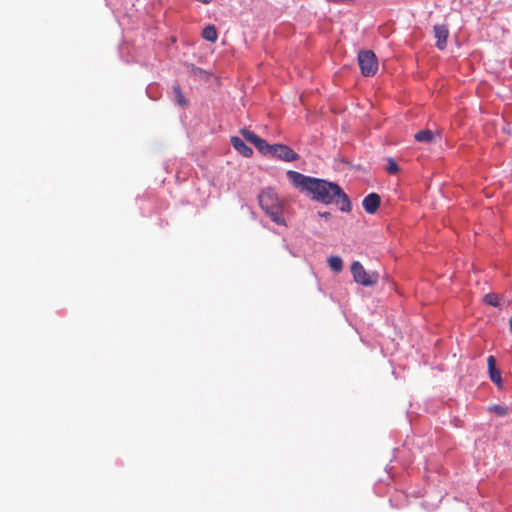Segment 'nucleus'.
<instances>
[{"label": "nucleus", "instance_id": "1", "mask_svg": "<svg viewBox=\"0 0 512 512\" xmlns=\"http://www.w3.org/2000/svg\"><path fill=\"white\" fill-rule=\"evenodd\" d=\"M287 177L296 188L312 194L313 199L325 204L335 202L342 212L351 211V202L338 184L306 176L294 170L287 171Z\"/></svg>", "mask_w": 512, "mask_h": 512}, {"label": "nucleus", "instance_id": "2", "mask_svg": "<svg viewBox=\"0 0 512 512\" xmlns=\"http://www.w3.org/2000/svg\"><path fill=\"white\" fill-rule=\"evenodd\" d=\"M258 201L260 207L273 222L277 224H284L282 204L279 201L277 194L272 189L263 190L258 196Z\"/></svg>", "mask_w": 512, "mask_h": 512}, {"label": "nucleus", "instance_id": "3", "mask_svg": "<svg viewBox=\"0 0 512 512\" xmlns=\"http://www.w3.org/2000/svg\"><path fill=\"white\" fill-rule=\"evenodd\" d=\"M351 273L354 281L362 286H374L379 281V274L376 271H366L358 261L351 264Z\"/></svg>", "mask_w": 512, "mask_h": 512}, {"label": "nucleus", "instance_id": "4", "mask_svg": "<svg viewBox=\"0 0 512 512\" xmlns=\"http://www.w3.org/2000/svg\"><path fill=\"white\" fill-rule=\"evenodd\" d=\"M285 162H293L299 159V154L293 151L289 146L284 144H268L263 153Z\"/></svg>", "mask_w": 512, "mask_h": 512}, {"label": "nucleus", "instance_id": "5", "mask_svg": "<svg viewBox=\"0 0 512 512\" xmlns=\"http://www.w3.org/2000/svg\"><path fill=\"white\" fill-rule=\"evenodd\" d=\"M240 134L243 136V138L250 142L251 144H253L255 146V148L260 152V153H263L266 145H267V142L262 139L261 137H259L256 133H254L253 131L249 130V129H246V128H243L240 130Z\"/></svg>", "mask_w": 512, "mask_h": 512}, {"label": "nucleus", "instance_id": "6", "mask_svg": "<svg viewBox=\"0 0 512 512\" xmlns=\"http://www.w3.org/2000/svg\"><path fill=\"white\" fill-rule=\"evenodd\" d=\"M380 203L381 198L377 193L368 194L362 201L363 208L368 214L376 213Z\"/></svg>", "mask_w": 512, "mask_h": 512}, {"label": "nucleus", "instance_id": "7", "mask_svg": "<svg viewBox=\"0 0 512 512\" xmlns=\"http://www.w3.org/2000/svg\"><path fill=\"white\" fill-rule=\"evenodd\" d=\"M489 377L491 381L498 387L502 385L501 372L496 368V359L494 356H489L487 359Z\"/></svg>", "mask_w": 512, "mask_h": 512}, {"label": "nucleus", "instance_id": "8", "mask_svg": "<svg viewBox=\"0 0 512 512\" xmlns=\"http://www.w3.org/2000/svg\"><path fill=\"white\" fill-rule=\"evenodd\" d=\"M231 145L233 146V148L239 152L242 156L244 157H250L252 156L253 154V150L245 144V142L237 137V136H233L231 137Z\"/></svg>", "mask_w": 512, "mask_h": 512}, {"label": "nucleus", "instance_id": "9", "mask_svg": "<svg viewBox=\"0 0 512 512\" xmlns=\"http://www.w3.org/2000/svg\"><path fill=\"white\" fill-rule=\"evenodd\" d=\"M448 34H449V32H448V29L446 26H444V25H435L434 26V36L437 40L436 45L438 48H440V49L444 48L446 41H447Z\"/></svg>", "mask_w": 512, "mask_h": 512}, {"label": "nucleus", "instance_id": "10", "mask_svg": "<svg viewBox=\"0 0 512 512\" xmlns=\"http://www.w3.org/2000/svg\"><path fill=\"white\" fill-rule=\"evenodd\" d=\"M438 138H439V134H438V133H435L434 131L429 130V129H425V130L418 131V132L414 135V139H415L417 142H422V143H433V142H435Z\"/></svg>", "mask_w": 512, "mask_h": 512}, {"label": "nucleus", "instance_id": "11", "mask_svg": "<svg viewBox=\"0 0 512 512\" xmlns=\"http://www.w3.org/2000/svg\"><path fill=\"white\" fill-rule=\"evenodd\" d=\"M358 64H375L377 62L376 55L372 50H361L357 55Z\"/></svg>", "mask_w": 512, "mask_h": 512}, {"label": "nucleus", "instance_id": "12", "mask_svg": "<svg viewBox=\"0 0 512 512\" xmlns=\"http://www.w3.org/2000/svg\"><path fill=\"white\" fill-rule=\"evenodd\" d=\"M190 75L196 80V81H209L210 77L213 75L212 72H208L204 69H202L199 66H193L190 72Z\"/></svg>", "mask_w": 512, "mask_h": 512}, {"label": "nucleus", "instance_id": "13", "mask_svg": "<svg viewBox=\"0 0 512 512\" xmlns=\"http://www.w3.org/2000/svg\"><path fill=\"white\" fill-rule=\"evenodd\" d=\"M202 37L209 42H215L217 40L216 28L213 25L205 27L202 31Z\"/></svg>", "mask_w": 512, "mask_h": 512}, {"label": "nucleus", "instance_id": "14", "mask_svg": "<svg viewBox=\"0 0 512 512\" xmlns=\"http://www.w3.org/2000/svg\"><path fill=\"white\" fill-rule=\"evenodd\" d=\"M173 93H174V101L182 107H186L188 105V102L186 98L184 97V94L179 86L173 87Z\"/></svg>", "mask_w": 512, "mask_h": 512}, {"label": "nucleus", "instance_id": "15", "mask_svg": "<svg viewBox=\"0 0 512 512\" xmlns=\"http://www.w3.org/2000/svg\"><path fill=\"white\" fill-rule=\"evenodd\" d=\"M328 265L334 272H340L343 268V261L339 256H331L328 258Z\"/></svg>", "mask_w": 512, "mask_h": 512}, {"label": "nucleus", "instance_id": "16", "mask_svg": "<svg viewBox=\"0 0 512 512\" xmlns=\"http://www.w3.org/2000/svg\"><path fill=\"white\" fill-rule=\"evenodd\" d=\"M500 296L495 293H488L484 296L483 301L493 307H498L500 305Z\"/></svg>", "mask_w": 512, "mask_h": 512}, {"label": "nucleus", "instance_id": "17", "mask_svg": "<svg viewBox=\"0 0 512 512\" xmlns=\"http://www.w3.org/2000/svg\"><path fill=\"white\" fill-rule=\"evenodd\" d=\"M361 73L365 77L374 76L378 71V66H360Z\"/></svg>", "mask_w": 512, "mask_h": 512}, {"label": "nucleus", "instance_id": "18", "mask_svg": "<svg viewBox=\"0 0 512 512\" xmlns=\"http://www.w3.org/2000/svg\"><path fill=\"white\" fill-rule=\"evenodd\" d=\"M386 171L389 174H396L399 171V166L393 158L387 159Z\"/></svg>", "mask_w": 512, "mask_h": 512}, {"label": "nucleus", "instance_id": "19", "mask_svg": "<svg viewBox=\"0 0 512 512\" xmlns=\"http://www.w3.org/2000/svg\"><path fill=\"white\" fill-rule=\"evenodd\" d=\"M495 412L498 414V415H505L506 414V409L502 406H496L495 407Z\"/></svg>", "mask_w": 512, "mask_h": 512}, {"label": "nucleus", "instance_id": "20", "mask_svg": "<svg viewBox=\"0 0 512 512\" xmlns=\"http://www.w3.org/2000/svg\"><path fill=\"white\" fill-rule=\"evenodd\" d=\"M319 216L328 219L331 216V214L329 212H320Z\"/></svg>", "mask_w": 512, "mask_h": 512}, {"label": "nucleus", "instance_id": "21", "mask_svg": "<svg viewBox=\"0 0 512 512\" xmlns=\"http://www.w3.org/2000/svg\"><path fill=\"white\" fill-rule=\"evenodd\" d=\"M509 325H510V331L512 333V317L510 318Z\"/></svg>", "mask_w": 512, "mask_h": 512}]
</instances>
